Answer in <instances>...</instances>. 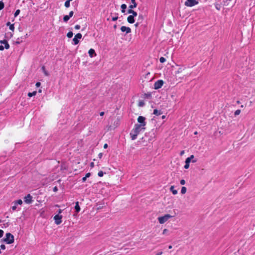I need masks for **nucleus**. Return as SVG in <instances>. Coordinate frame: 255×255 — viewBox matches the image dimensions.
<instances>
[{
  "mask_svg": "<svg viewBox=\"0 0 255 255\" xmlns=\"http://www.w3.org/2000/svg\"><path fill=\"white\" fill-rule=\"evenodd\" d=\"M75 28L76 29H79L80 28V25H78V24H77L75 26Z\"/></svg>",
  "mask_w": 255,
  "mask_h": 255,
  "instance_id": "49530a36",
  "label": "nucleus"
},
{
  "mask_svg": "<svg viewBox=\"0 0 255 255\" xmlns=\"http://www.w3.org/2000/svg\"><path fill=\"white\" fill-rule=\"evenodd\" d=\"M0 43L1 44H3L4 45V47L6 49H8L9 48V45L6 40H2L0 41Z\"/></svg>",
  "mask_w": 255,
  "mask_h": 255,
  "instance_id": "9b49d317",
  "label": "nucleus"
},
{
  "mask_svg": "<svg viewBox=\"0 0 255 255\" xmlns=\"http://www.w3.org/2000/svg\"><path fill=\"white\" fill-rule=\"evenodd\" d=\"M168 232V230L167 229H165L163 231V234H165Z\"/></svg>",
  "mask_w": 255,
  "mask_h": 255,
  "instance_id": "de8ad7c7",
  "label": "nucleus"
},
{
  "mask_svg": "<svg viewBox=\"0 0 255 255\" xmlns=\"http://www.w3.org/2000/svg\"><path fill=\"white\" fill-rule=\"evenodd\" d=\"M144 19L143 16L142 14H140L138 16V21L139 22L141 23Z\"/></svg>",
  "mask_w": 255,
  "mask_h": 255,
  "instance_id": "4be33fe9",
  "label": "nucleus"
},
{
  "mask_svg": "<svg viewBox=\"0 0 255 255\" xmlns=\"http://www.w3.org/2000/svg\"><path fill=\"white\" fill-rule=\"evenodd\" d=\"M62 212V210L61 209H59L58 211V214L59 215V214L61 213Z\"/></svg>",
  "mask_w": 255,
  "mask_h": 255,
  "instance_id": "4d7b16f0",
  "label": "nucleus"
},
{
  "mask_svg": "<svg viewBox=\"0 0 255 255\" xmlns=\"http://www.w3.org/2000/svg\"><path fill=\"white\" fill-rule=\"evenodd\" d=\"M174 217L173 216H171L170 214H165L163 216L159 217L158 218V220L160 224H162L167 222L170 218Z\"/></svg>",
  "mask_w": 255,
  "mask_h": 255,
  "instance_id": "7ed1b4c3",
  "label": "nucleus"
},
{
  "mask_svg": "<svg viewBox=\"0 0 255 255\" xmlns=\"http://www.w3.org/2000/svg\"><path fill=\"white\" fill-rule=\"evenodd\" d=\"M127 8V5L126 4H122L121 5L122 12L124 13L125 12V9Z\"/></svg>",
  "mask_w": 255,
  "mask_h": 255,
  "instance_id": "b1692460",
  "label": "nucleus"
},
{
  "mask_svg": "<svg viewBox=\"0 0 255 255\" xmlns=\"http://www.w3.org/2000/svg\"><path fill=\"white\" fill-rule=\"evenodd\" d=\"M24 201L26 204H29L32 203V202H33L32 196L30 194H27L24 198Z\"/></svg>",
  "mask_w": 255,
  "mask_h": 255,
  "instance_id": "0eeeda50",
  "label": "nucleus"
},
{
  "mask_svg": "<svg viewBox=\"0 0 255 255\" xmlns=\"http://www.w3.org/2000/svg\"><path fill=\"white\" fill-rule=\"evenodd\" d=\"M68 169V165L65 162H62L61 165V170H67Z\"/></svg>",
  "mask_w": 255,
  "mask_h": 255,
  "instance_id": "f3484780",
  "label": "nucleus"
},
{
  "mask_svg": "<svg viewBox=\"0 0 255 255\" xmlns=\"http://www.w3.org/2000/svg\"><path fill=\"white\" fill-rule=\"evenodd\" d=\"M121 30L122 32H126V33H129L131 32V29L129 27H127L125 26H122L121 27Z\"/></svg>",
  "mask_w": 255,
  "mask_h": 255,
  "instance_id": "9d476101",
  "label": "nucleus"
},
{
  "mask_svg": "<svg viewBox=\"0 0 255 255\" xmlns=\"http://www.w3.org/2000/svg\"><path fill=\"white\" fill-rule=\"evenodd\" d=\"M90 165H91V167H94V163L93 162H91V164H90Z\"/></svg>",
  "mask_w": 255,
  "mask_h": 255,
  "instance_id": "052dcab7",
  "label": "nucleus"
},
{
  "mask_svg": "<svg viewBox=\"0 0 255 255\" xmlns=\"http://www.w3.org/2000/svg\"><path fill=\"white\" fill-rule=\"evenodd\" d=\"M70 17H69L68 15H64L63 17V21L65 22H66L69 19Z\"/></svg>",
  "mask_w": 255,
  "mask_h": 255,
  "instance_id": "cd10ccee",
  "label": "nucleus"
},
{
  "mask_svg": "<svg viewBox=\"0 0 255 255\" xmlns=\"http://www.w3.org/2000/svg\"><path fill=\"white\" fill-rule=\"evenodd\" d=\"M139 23H140V22H137L134 24V26H135V27H137V26L139 25Z\"/></svg>",
  "mask_w": 255,
  "mask_h": 255,
  "instance_id": "5fc2aeb1",
  "label": "nucleus"
},
{
  "mask_svg": "<svg viewBox=\"0 0 255 255\" xmlns=\"http://www.w3.org/2000/svg\"><path fill=\"white\" fill-rule=\"evenodd\" d=\"M198 4V1L196 0H187L185 2V5L187 6L192 7Z\"/></svg>",
  "mask_w": 255,
  "mask_h": 255,
  "instance_id": "20e7f679",
  "label": "nucleus"
},
{
  "mask_svg": "<svg viewBox=\"0 0 255 255\" xmlns=\"http://www.w3.org/2000/svg\"><path fill=\"white\" fill-rule=\"evenodd\" d=\"M114 28L115 29H116L117 28V25H114Z\"/></svg>",
  "mask_w": 255,
  "mask_h": 255,
  "instance_id": "0e129e2a",
  "label": "nucleus"
},
{
  "mask_svg": "<svg viewBox=\"0 0 255 255\" xmlns=\"http://www.w3.org/2000/svg\"><path fill=\"white\" fill-rule=\"evenodd\" d=\"M131 4L129 6V8H134L137 6L135 0H131Z\"/></svg>",
  "mask_w": 255,
  "mask_h": 255,
  "instance_id": "2eb2a0df",
  "label": "nucleus"
},
{
  "mask_svg": "<svg viewBox=\"0 0 255 255\" xmlns=\"http://www.w3.org/2000/svg\"><path fill=\"white\" fill-rule=\"evenodd\" d=\"M4 49V47L2 45H0V50L2 51Z\"/></svg>",
  "mask_w": 255,
  "mask_h": 255,
  "instance_id": "864d4df0",
  "label": "nucleus"
},
{
  "mask_svg": "<svg viewBox=\"0 0 255 255\" xmlns=\"http://www.w3.org/2000/svg\"><path fill=\"white\" fill-rule=\"evenodd\" d=\"M197 160H185V165H184L185 169H188L189 167V163L192 162L193 163L196 162Z\"/></svg>",
  "mask_w": 255,
  "mask_h": 255,
  "instance_id": "4468645a",
  "label": "nucleus"
},
{
  "mask_svg": "<svg viewBox=\"0 0 255 255\" xmlns=\"http://www.w3.org/2000/svg\"><path fill=\"white\" fill-rule=\"evenodd\" d=\"M107 147H108V144L107 143H105L104 145V148L105 149V148H107Z\"/></svg>",
  "mask_w": 255,
  "mask_h": 255,
  "instance_id": "13d9d810",
  "label": "nucleus"
},
{
  "mask_svg": "<svg viewBox=\"0 0 255 255\" xmlns=\"http://www.w3.org/2000/svg\"><path fill=\"white\" fill-rule=\"evenodd\" d=\"M104 114H105V113H104V112H100V115L101 116H104Z\"/></svg>",
  "mask_w": 255,
  "mask_h": 255,
  "instance_id": "6e6d98bb",
  "label": "nucleus"
},
{
  "mask_svg": "<svg viewBox=\"0 0 255 255\" xmlns=\"http://www.w3.org/2000/svg\"><path fill=\"white\" fill-rule=\"evenodd\" d=\"M118 14H116V15L112 17V19L113 21H116L118 19Z\"/></svg>",
  "mask_w": 255,
  "mask_h": 255,
  "instance_id": "c9c22d12",
  "label": "nucleus"
},
{
  "mask_svg": "<svg viewBox=\"0 0 255 255\" xmlns=\"http://www.w3.org/2000/svg\"><path fill=\"white\" fill-rule=\"evenodd\" d=\"M145 118L143 116H139L137 118V122L139 124L138 125H143V128H145L146 122H145Z\"/></svg>",
  "mask_w": 255,
  "mask_h": 255,
  "instance_id": "423d86ee",
  "label": "nucleus"
},
{
  "mask_svg": "<svg viewBox=\"0 0 255 255\" xmlns=\"http://www.w3.org/2000/svg\"><path fill=\"white\" fill-rule=\"evenodd\" d=\"M237 103L238 104H240V101H237Z\"/></svg>",
  "mask_w": 255,
  "mask_h": 255,
  "instance_id": "338daca9",
  "label": "nucleus"
},
{
  "mask_svg": "<svg viewBox=\"0 0 255 255\" xmlns=\"http://www.w3.org/2000/svg\"><path fill=\"white\" fill-rule=\"evenodd\" d=\"M99 155V157H100V158H101V157H102V153H100Z\"/></svg>",
  "mask_w": 255,
  "mask_h": 255,
  "instance_id": "69168bd1",
  "label": "nucleus"
},
{
  "mask_svg": "<svg viewBox=\"0 0 255 255\" xmlns=\"http://www.w3.org/2000/svg\"><path fill=\"white\" fill-rule=\"evenodd\" d=\"M98 175L99 177H102L104 175V173L102 171H100L98 173Z\"/></svg>",
  "mask_w": 255,
  "mask_h": 255,
  "instance_id": "e433bc0d",
  "label": "nucleus"
},
{
  "mask_svg": "<svg viewBox=\"0 0 255 255\" xmlns=\"http://www.w3.org/2000/svg\"><path fill=\"white\" fill-rule=\"evenodd\" d=\"M145 128H143V125H138L135 124L134 128L132 129L130 132V136L132 140H135L137 135L142 130H144Z\"/></svg>",
  "mask_w": 255,
  "mask_h": 255,
  "instance_id": "f257e3e1",
  "label": "nucleus"
},
{
  "mask_svg": "<svg viewBox=\"0 0 255 255\" xmlns=\"http://www.w3.org/2000/svg\"><path fill=\"white\" fill-rule=\"evenodd\" d=\"M53 191L55 192H57L58 191V188L56 186L54 187L53 189Z\"/></svg>",
  "mask_w": 255,
  "mask_h": 255,
  "instance_id": "09e8293b",
  "label": "nucleus"
},
{
  "mask_svg": "<svg viewBox=\"0 0 255 255\" xmlns=\"http://www.w3.org/2000/svg\"><path fill=\"white\" fill-rule=\"evenodd\" d=\"M11 209L13 211H14L16 209V205L14 204L13 206L11 207Z\"/></svg>",
  "mask_w": 255,
  "mask_h": 255,
  "instance_id": "a18cd8bd",
  "label": "nucleus"
},
{
  "mask_svg": "<svg viewBox=\"0 0 255 255\" xmlns=\"http://www.w3.org/2000/svg\"><path fill=\"white\" fill-rule=\"evenodd\" d=\"M127 21L129 23H133L135 21L134 18L130 15L127 17Z\"/></svg>",
  "mask_w": 255,
  "mask_h": 255,
  "instance_id": "ddd939ff",
  "label": "nucleus"
},
{
  "mask_svg": "<svg viewBox=\"0 0 255 255\" xmlns=\"http://www.w3.org/2000/svg\"><path fill=\"white\" fill-rule=\"evenodd\" d=\"M73 14H74V12L73 11H70L69 15H68L69 17H71L73 15Z\"/></svg>",
  "mask_w": 255,
  "mask_h": 255,
  "instance_id": "a19ab883",
  "label": "nucleus"
},
{
  "mask_svg": "<svg viewBox=\"0 0 255 255\" xmlns=\"http://www.w3.org/2000/svg\"><path fill=\"white\" fill-rule=\"evenodd\" d=\"M37 92L36 91H33V92H29L27 94L28 96L29 97H31L32 96H35Z\"/></svg>",
  "mask_w": 255,
  "mask_h": 255,
  "instance_id": "5701e85b",
  "label": "nucleus"
},
{
  "mask_svg": "<svg viewBox=\"0 0 255 255\" xmlns=\"http://www.w3.org/2000/svg\"><path fill=\"white\" fill-rule=\"evenodd\" d=\"M241 113V110H236L235 113H234V115L235 116H238Z\"/></svg>",
  "mask_w": 255,
  "mask_h": 255,
  "instance_id": "2f4dec72",
  "label": "nucleus"
},
{
  "mask_svg": "<svg viewBox=\"0 0 255 255\" xmlns=\"http://www.w3.org/2000/svg\"><path fill=\"white\" fill-rule=\"evenodd\" d=\"M41 85V83L40 82H37L35 84V86L37 87H38L40 86Z\"/></svg>",
  "mask_w": 255,
  "mask_h": 255,
  "instance_id": "3c124183",
  "label": "nucleus"
},
{
  "mask_svg": "<svg viewBox=\"0 0 255 255\" xmlns=\"http://www.w3.org/2000/svg\"><path fill=\"white\" fill-rule=\"evenodd\" d=\"M131 15L134 18V17H135L137 15V13L136 11H133V12L131 13Z\"/></svg>",
  "mask_w": 255,
  "mask_h": 255,
  "instance_id": "4c0bfd02",
  "label": "nucleus"
},
{
  "mask_svg": "<svg viewBox=\"0 0 255 255\" xmlns=\"http://www.w3.org/2000/svg\"><path fill=\"white\" fill-rule=\"evenodd\" d=\"M185 69V67H179L178 70L175 72V74L177 75L182 73Z\"/></svg>",
  "mask_w": 255,
  "mask_h": 255,
  "instance_id": "aec40b11",
  "label": "nucleus"
},
{
  "mask_svg": "<svg viewBox=\"0 0 255 255\" xmlns=\"http://www.w3.org/2000/svg\"><path fill=\"white\" fill-rule=\"evenodd\" d=\"M19 13H20V10L17 9L14 13V17L17 16L19 14Z\"/></svg>",
  "mask_w": 255,
  "mask_h": 255,
  "instance_id": "f704fd0d",
  "label": "nucleus"
},
{
  "mask_svg": "<svg viewBox=\"0 0 255 255\" xmlns=\"http://www.w3.org/2000/svg\"><path fill=\"white\" fill-rule=\"evenodd\" d=\"M88 53L91 58L96 56V53H95V50L92 48L89 49Z\"/></svg>",
  "mask_w": 255,
  "mask_h": 255,
  "instance_id": "f8f14e48",
  "label": "nucleus"
},
{
  "mask_svg": "<svg viewBox=\"0 0 255 255\" xmlns=\"http://www.w3.org/2000/svg\"><path fill=\"white\" fill-rule=\"evenodd\" d=\"M172 246H171V245H170V246L168 247V248H169V249H172Z\"/></svg>",
  "mask_w": 255,
  "mask_h": 255,
  "instance_id": "e2e57ef3",
  "label": "nucleus"
},
{
  "mask_svg": "<svg viewBox=\"0 0 255 255\" xmlns=\"http://www.w3.org/2000/svg\"><path fill=\"white\" fill-rule=\"evenodd\" d=\"M144 102L143 100H140L138 103V107H143L144 105Z\"/></svg>",
  "mask_w": 255,
  "mask_h": 255,
  "instance_id": "bb28decb",
  "label": "nucleus"
},
{
  "mask_svg": "<svg viewBox=\"0 0 255 255\" xmlns=\"http://www.w3.org/2000/svg\"><path fill=\"white\" fill-rule=\"evenodd\" d=\"M42 70H43V72H44V73L45 75H46V76H48V72L45 70V67H44V66H43V67H42Z\"/></svg>",
  "mask_w": 255,
  "mask_h": 255,
  "instance_id": "473e14b6",
  "label": "nucleus"
},
{
  "mask_svg": "<svg viewBox=\"0 0 255 255\" xmlns=\"http://www.w3.org/2000/svg\"><path fill=\"white\" fill-rule=\"evenodd\" d=\"M162 112L161 110H158L157 109H154L153 111V114L156 115V116H159L161 115Z\"/></svg>",
  "mask_w": 255,
  "mask_h": 255,
  "instance_id": "a211bd4d",
  "label": "nucleus"
},
{
  "mask_svg": "<svg viewBox=\"0 0 255 255\" xmlns=\"http://www.w3.org/2000/svg\"><path fill=\"white\" fill-rule=\"evenodd\" d=\"M159 61H160V62L161 63H164V62H165L166 59H165V58L164 57H161L160 58Z\"/></svg>",
  "mask_w": 255,
  "mask_h": 255,
  "instance_id": "72a5a7b5",
  "label": "nucleus"
},
{
  "mask_svg": "<svg viewBox=\"0 0 255 255\" xmlns=\"http://www.w3.org/2000/svg\"><path fill=\"white\" fill-rule=\"evenodd\" d=\"M14 204L15 205H21L22 204V201L21 199L17 200L14 202Z\"/></svg>",
  "mask_w": 255,
  "mask_h": 255,
  "instance_id": "a878e982",
  "label": "nucleus"
},
{
  "mask_svg": "<svg viewBox=\"0 0 255 255\" xmlns=\"http://www.w3.org/2000/svg\"><path fill=\"white\" fill-rule=\"evenodd\" d=\"M86 179H87V178H86L85 176V177L82 178V181L83 182H84L86 181Z\"/></svg>",
  "mask_w": 255,
  "mask_h": 255,
  "instance_id": "603ef678",
  "label": "nucleus"
},
{
  "mask_svg": "<svg viewBox=\"0 0 255 255\" xmlns=\"http://www.w3.org/2000/svg\"><path fill=\"white\" fill-rule=\"evenodd\" d=\"M72 0H67L65 2L64 5L66 7H69L70 6V2Z\"/></svg>",
  "mask_w": 255,
  "mask_h": 255,
  "instance_id": "393cba45",
  "label": "nucleus"
},
{
  "mask_svg": "<svg viewBox=\"0 0 255 255\" xmlns=\"http://www.w3.org/2000/svg\"><path fill=\"white\" fill-rule=\"evenodd\" d=\"M3 231L2 230H0V238H1L3 235Z\"/></svg>",
  "mask_w": 255,
  "mask_h": 255,
  "instance_id": "c03bdc74",
  "label": "nucleus"
},
{
  "mask_svg": "<svg viewBox=\"0 0 255 255\" xmlns=\"http://www.w3.org/2000/svg\"><path fill=\"white\" fill-rule=\"evenodd\" d=\"M186 191H187L186 188L184 186H183L181 188V193L182 194H184L186 192Z\"/></svg>",
  "mask_w": 255,
  "mask_h": 255,
  "instance_id": "c85d7f7f",
  "label": "nucleus"
},
{
  "mask_svg": "<svg viewBox=\"0 0 255 255\" xmlns=\"http://www.w3.org/2000/svg\"><path fill=\"white\" fill-rule=\"evenodd\" d=\"M133 8H129L128 10V13H129V14H131L133 12V10L132 9Z\"/></svg>",
  "mask_w": 255,
  "mask_h": 255,
  "instance_id": "ea45409f",
  "label": "nucleus"
},
{
  "mask_svg": "<svg viewBox=\"0 0 255 255\" xmlns=\"http://www.w3.org/2000/svg\"><path fill=\"white\" fill-rule=\"evenodd\" d=\"M184 153V150H182V151H181L180 152V155H183V154Z\"/></svg>",
  "mask_w": 255,
  "mask_h": 255,
  "instance_id": "680f3d73",
  "label": "nucleus"
},
{
  "mask_svg": "<svg viewBox=\"0 0 255 255\" xmlns=\"http://www.w3.org/2000/svg\"><path fill=\"white\" fill-rule=\"evenodd\" d=\"M194 158V155H191L190 157H187L186 159L187 160H191Z\"/></svg>",
  "mask_w": 255,
  "mask_h": 255,
  "instance_id": "58836bf2",
  "label": "nucleus"
},
{
  "mask_svg": "<svg viewBox=\"0 0 255 255\" xmlns=\"http://www.w3.org/2000/svg\"><path fill=\"white\" fill-rule=\"evenodd\" d=\"M170 190L171 192H172V193L174 195H176V194H177V190L174 189V186H171L170 187Z\"/></svg>",
  "mask_w": 255,
  "mask_h": 255,
  "instance_id": "412c9836",
  "label": "nucleus"
},
{
  "mask_svg": "<svg viewBox=\"0 0 255 255\" xmlns=\"http://www.w3.org/2000/svg\"><path fill=\"white\" fill-rule=\"evenodd\" d=\"M62 216L61 215H60L59 214L55 215L54 217V220L55 221V223L56 225H59L62 222Z\"/></svg>",
  "mask_w": 255,
  "mask_h": 255,
  "instance_id": "6e6552de",
  "label": "nucleus"
},
{
  "mask_svg": "<svg viewBox=\"0 0 255 255\" xmlns=\"http://www.w3.org/2000/svg\"><path fill=\"white\" fill-rule=\"evenodd\" d=\"M82 37V35L80 33H78L75 35L74 38L73 39V41L75 45L78 44L79 42V39H80Z\"/></svg>",
  "mask_w": 255,
  "mask_h": 255,
  "instance_id": "1a4fd4ad",
  "label": "nucleus"
},
{
  "mask_svg": "<svg viewBox=\"0 0 255 255\" xmlns=\"http://www.w3.org/2000/svg\"><path fill=\"white\" fill-rule=\"evenodd\" d=\"M75 211H76V213H78L80 211V206L79 205L78 202H76V205H75Z\"/></svg>",
  "mask_w": 255,
  "mask_h": 255,
  "instance_id": "6ab92c4d",
  "label": "nucleus"
},
{
  "mask_svg": "<svg viewBox=\"0 0 255 255\" xmlns=\"http://www.w3.org/2000/svg\"><path fill=\"white\" fill-rule=\"evenodd\" d=\"M165 118V116H162V119H164Z\"/></svg>",
  "mask_w": 255,
  "mask_h": 255,
  "instance_id": "774afa93",
  "label": "nucleus"
},
{
  "mask_svg": "<svg viewBox=\"0 0 255 255\" xmlns=\"http://www.w3.org/2000/svg\"><path fill=\"white\" fill-rule=\"evenodd\" d=\"M0 249L1 250H5V246L4 245L2 244L0 245Z\"/></svg>",
  "mask_w": 255,
  "mask_h": 255,
  "instance_id": "37998d69",
  "label": "nucleus"
},
{
  "mask_svg": "<svg viewBox=\"0 0 255 255\" xmlns=\"http://www.w3.org/2000/svg\"><path fill=\"white\" fill-rule=\"evenodd\" d=\"M4 6V4L3 1H0V10H1L3 8Z\"/></svg>",
  "mask_w": 255,
  "mask_h": 255,
  "instance_id": "7c9ffc66",
  "label": "nucleus"
},
{
  "mask_svg": "<svg viewBox=\"0 0 255 255\" xmlns=\"http://www.w3.org/2000/svg\"><path fill=\"white\" fill-rule=\"evenodd\" d=\"M90 176H91V173L89 172L86 174L85 177L87 178L89 177Z\"/></svg>",
  "mask_w": 255,
  "mask_h": 255,
  "instance_id": "8fccbe9b",
  "label": "nucleus"
},
{
  "mask_svg": "<svg viewBox=\"0 0 255 255\" xmlns=\"http://www.w3.org/2000/svg\"><path fill=\"white\" fill-rule=\"evenodd\" d=\"M6 25L7 26H9V28L10 30H11L12 31H14V24H11L10 22L8 21L6 23Z\"/></svg>",
  "mask_w": 255,
  "mask_h": 255,
  "instance_id": "dca6fc26",
  "label": "nucleus"
},
{
  "mask_svg": "<svg viewBox=\"0 0 255 255\" xmlns=\"http://www.w3.org/2000/svg\"><path fill=\"white\" fill-rule=\"evenodd\" d=\"M162 254V252H160L157 253L156 255H161Z\"/></svg>",
  "mask_w": 255,
  "mask_h": 255,
  "instance_id": "bf43d9fd",
  "label": "nucleus"
},
{
  "mask_svg": "<svg viewBox=\"0 0 255 255\" xmlns=\"http://www.w3.org/2000/svg\"><path fill=\"white\" fill-rule=\"evenodd\" d=\"M180 183L181 185H184L185 184V180L182 179L180 180Z\"/></svg>",
  "mask_w": 255,
  "mask_h": 255,
  "instance_id": "79ce46f5",
  "label": "nucleus"
},
{
  "mask_svg": "<svg viewBox=\"0 0 255 255\" xmlns=\"http://www.w3.org/2000/svg\"><path fill=\"white\" fill-rule=\"evenodd\" d=\"M164 82L162 80H158L154 83V88L155 90L159 89L163 85Z\"/></svg>",
  "mask_w": 255,
  "mask_h": 255,
  "instance_id": "39448f33",
  "label": "nucleus"
},
{
  "mask_svg": "<svg viewBox=\"0 0 255 255\" xmlns=\"http://www.w3.org/2000/svg\"><path fill=\"white\" fill-rule=\"evenodd\" d=\"M2 240L7 244H10L14 242V237L11 234L7 233L5 235V238H3Z\"/></svg>",
  "mask_w": 255,
  "mask_h": 255,
  "instance_id": "f03ea898",
  "label": "nucleus"
},
{
  "mask_svg": "<svg viewBox=\"0 0 255 255\" xmlns=\"http://www.w3.org/2000/svg\"><path fill=\"white\" fill-rule=\"evenodd\" d=\"M73 35V33L72 31H69L67 33V36L68 37V38H71Z\"/></svg>",
  "mask_w": 255,
  "mask_h": 255,
  "instance_id": "c756f323",
  "label": "nucleus"
}]
</instances>
